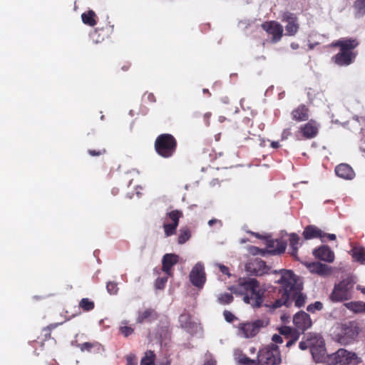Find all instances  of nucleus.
Returning a JSON list of instances; mask_svg holds the SVG:
<instances>
[{
  "label": "nucleus",
  "mask_w": 365,
  "mask_h": 365,
  "mask_svg": "<svg viewBox=\"0 0 365 365\" xmlns=\"http://www.w3.org/2000/svg\"><path fill=\"white\" fill-rule=\"evenodd\" d=\"M324 235L325 232L313 225H309L306 227L303 232V236L306 240L319 237L322 242H324Z\"/></svg>",
  "instance_id": "aec40b11"
},
{
  "label": "nucleus",
  "mask_w": 365,
  "mask_h": 365,
  "mask_svg": "<svg viewBox=\"0 0 365 365\" xmlns=\"http://www.w3.org/2000/svg\"><path fill=\"white\" fill-rule=\"evenodd\" d=\"M324 237L328 238L329 240H335L336 238V235H334V234H327V233H325V235H324Z\"/></svg>",
  "instance_id": "864d4df0"
},
{
  "label": "nucleus",
  "mask_w": 365,
  "mask_h": 365,
  "mask_svg": "<svg viewBox=\"0 0 365 365\" xmlns=\"http://www.w3.org/2000/svg\"><path fill=\"white\" fill-rule=\"evenodd\" d=\"M191 283L197 288H202L206 281L205 267L202 262H197L190 273Z\"/></svg>",
  "instance_id": "9d476101"
},
{
  "label": "nucleus",
  "mask_w": 365,
  "mask_h": 365,
  "mask_svg": "<svg viewBox=\"0 0 365 365\" xmlns=\"http://www.w3.org/2000/svg\"><path fill=\"white\" fill-rule=\"evenodd\" d=\"M258 238H262V237L261 235H259V234L258 233H253Z\"/></svg>",
  "instance_id": "052dcab7"
},
{
  "label": "nucleus",
  "mask_w": 365,
  "mask_h": 365,
  "mask_svg": "<svg viewBox=\"0 0 365 365\" xmlns=\"http://www.w3.org/2000/svg\"><path fill=\"white\" fill-rule=\"evenodd\" d=\"M79 306L85 311H90L93 309L94 303L88 298H83L81 300Z\"/></svg>",
  "instance_id": "f704fd0d"
},
{
  "label": "nucleus",
  "mask_w": 365,
  "mask_h": 365,
  "mask_svg": "<svg viewBox=\"0 0 365 365\" xmlns=\"http://www.w3.org/2000/svg\"><path fill=\"white\" fill-rule=\"evenodd\" d=\"M345 307L354 312H365V302H351L345 304Z\"/></svg>",
  "instance_id": "393cba45"
},
{
  "label": "nucleus",
  "mask_w": 365,
  "mask_h": 365,
  "mask_svg": "<svg viewBox=\"0 0 365 365\" xmlns=\"http://www.w3.org/2000/svg\"><path fill=\"white\" fill-rule=\"evenodd\" d=\"M217 266L219 267L220 270L225 274H227V275H230V273H229V269L228 268L223 265V264H217Z\"/></svg>",
  "instance_id": "09e8293b"
},
{
  "label": "nucleus",
  "mask_w": 365,
  "mask_h": 365,
  "mask_svg": "<svg viewBox=\"0 0 365 365\" xmlns=\"http://www.w3.org/2000/svg\"><path fill=\"white\" fill-rule=\"evenodd\" d=\"M178 225L177 224H165L164 225L165 229V233L167 236H170L173 235L175 232V230L177 228Z\"/></svg>",
  "instance_id": "c9c22d12"
},
{
  "label": "nucleus",
  "mask_w": 365,
  "mask_h": 365,
  "mask_svg": "<svg viewBox=\"0 0 365 365\" xmlns=\"http://www.w3.org/2000/svg\"><path fill=\"white\" fill-rule=\"evenodd\" d=\"M190 237V232L187 228L181 229L178 237V243L182 245L185 243Z\"/></svg>",
  "instance_id": "473e14b6"
},
{
  "label": "nucleus",
  "mask_w": 365,
  "mask_h": 365,
  "mask_svg": "<svg viewBox=\"0 0 365 365\" xmlns=\"http://www.w3.org/2000/svg\"><path fill=\"white\" fill-rule=\"evenodd\" d=\"M335 173L337 176L345 180H351L355 176V173L352 168L345 163L337 165L335 168Z\"/></svg>",
  "instance_id": "f3484780"
},
{
  "label": "nucleus",
  "mask_w": 365,
  "mask_h": 365,
  "mask_svg": "<svg viewBox=\"0 0 365 365\" xmlns=\"http://www.w3.org/2000/svg\"><path fill=\"white\" fill-rule=\"evenodd\" d=\"M289 135V132L287 130H284L282 134V139H286Z\"/></svg>",
  "instance_id": "6e6d98bb"
},
{
  "label": "nucleus",
  "mask_w": 365,
  "mask_h": 365,
  "mask_svg": "<svg viewBox=\"0 0 365 365\" xmlns=\"http://www.w3.org/2000/svg\"><path fill=\"white\" fill-rule=\"evenodd\" d=\"M260 145L262 147H264L265 145V140H261Z\"/></svg>",
  "instance_id": "bf43d9fd"
},
{
  "label": "nucleus",
  "mask_w": 365,
  "mask_h": 365,
  "mask_svg": "<svg viewBox=\"0 0 365 365\" xmlns=\"http://www.w3.org/2000/svg\"><path fill=\"white\" fill-rule=\"evenodd\" d=\"M292 118L297 121H304L309 118L308 109L305 106H300L294 109L292 113Z\"/></svg>",
  "instance_id": "4be33fe9"
},
{
  "label": "nucleus",
  "mask_w": 365,
  "mask_h": 365,
  "mask_svg": "<svg viewBox=\"0 0 365 365\" xmlns=\"http://www.w3.org/2000/svg\"><path fill=\"white\" fill-rule=\"evenodd\" d=\"M176 140L170 134L160 135L155 142V150L163 158L171 157L176 148Z\"/></svg>",
  "instance_id": "423d86ee"
},
{
  "label": "nucleus",
  "mask_w": 365,
  "mask_h": 365,
  "mask_svg": "<svg viewBox=\"0 0 365 365\" xmlns=\"http://www.w3.org/2000/svg\"><path fill=\"white\" fill-rule=\"evenodd\" d=\"M225 320L227 322H231L235 318V316L229 311L225 310L223 313Z\"/></svg>",
  "instance_id": "a18cd8bd"
},
{
  "label": "nucleus",
  "mask_w": 365,
  "mask_h": 365,
  "mask_svg": "<svg viewBox=\"0 0 365 365\" xmlns=\"http://www.w3.org/2000/svg\"><path fill=\"white\" fill-rule=\"evenodd\" d=\"M215 223H219L220 226L222 225V222L220 220H217V219H212V220L208 221V225L209 226H212Z\"/></svg>",
  "instance_id": "3c124183"
},
{
  "label": "nucleus",
  "mask_w": 365,
  "mask_h": 365,
  "mask_svg": "<svg viewBox=\"0 0 365 365\" xmlns=\"http://www.w3.org/2000/svg\"><path fill=\"white\" fill-rule=\"evenodd\" d=\"M359 329L355 322H348L337 327L335 340L342 345L353 343L359 335Z\"/></svg>",
  "instance_id": "39448f33"
},
{
  "label": "nucleus",
  "mask_w": 365,
  "mask_h": 365,
  "mask_svg": "<svg viewBox=\"0 0 365 365\" xmlns=\"http://www.w3.org/2000/svg\"><path fill=\"white\" fill-rule=\"evenodd\" d=\"M282 20L287 22L285 26L286 35H295L299 29L297 17L291 13H284L282 16Z\"/></svg>",
  "instance_id": "4468645a"
},
{
  "label": "nucleus",
  "mask_w": 365,
  "mask_h": 365,
  "mask_svg": "<svg viewBox=\"0 0 365 365\" xmlns=\"http://www.w3.org/2000/svg\"><path fill=\"white\" fill-rule=\"evenodd\" d=\"M357 45V41L351 38L339 40L333 43L334 46H339L340 51L346 52H351V50L354 49Z\"/></svg>",
  "instance_id": "412c9836"
},
{
  "label": "nucleus",
  "mask_w": 365,
  "mask_h": 365,
  "mask_svg": "<svg viewBox=\"0 0 365 365\" xmlns=\"http://www.w3.org/2000/svg\"><path fill=\"white\" fill-rule=\"evenodd\" d=\"M104 152H105V150H103V153H104ZM88 153H89L91 155H92V156H98V155H100L102 153V152H101V151H98V152H96V150H88Z\"/></svg>",
  "instance_id": "603ef678"
},
{
  "label": "nucleus",
  "mask_w": 365,
  "mask_h": 365,
  "mask_svg": "<svg viewBox=\"0 0 365 365\" xmlns=\"http://www.w3.org/2000/svg\"><path fill=\"white\" fill-rule=\"evenodd\" d=\"M303 135L307 138H312L316 136L318 128L312 122H309L300 128Z\"/></svg>",
  "instance_id": "5701e85b"
},
{
  "label": "nucleus",
  "mask_w": 365,
  "mask_h": 365,
  "mask_svg": "<svg viewBox=\"0 0 365 365\" xmlns=\"http://www.w3.org/2000/svg\"><path fill=\"white\" fill-rule=\"evenodd\" d=\"M291 48L294 50H296L299 48V45L296 43H291Z\"/></svg>",
  "instance_id": "4d7b16f0"
},
{
  "label": "nucleus",
  "mask_w": 365,
  "mask_h": 365,
  "mask_svg": "<svg viewBox=\"0 0 365 365\" xmlns=\"http://www.w3.org/2000/svg\"><path fill=\"white\" fill-rule=\"evenodd\" d=\"M224 120V118H222V117H220V120L221 122H222V120Z\"/></svg>",
  "instance_id": "e2e57ef3"
},
{
  "label": "nucleus",
  "mask_w": 365,
  "mask_h": 365,
  "mask_svg": "<svg viewBox=\"0 0 365 365\" xmlns=\"http://www.w3.org/2000/svg\"><path fill=\"white\" fill-rule=\"evenodd\" d=\"M356 283V277L353 275H347L342 278L334 285L329 299L332 302H341L351 299L353 297Z\"/></svg>",
  "instance_id": "7ed1b4c3"
},
{
  "label": "nucleus",
  "mask_w": 365,
  "mask_h": 365,
  "mask_svg": "<svg viewBox=\"0 0 365 365\" xmlns=\"http://www.w3.org/2000/svg\"><path fill=\"white\" fill-rule=\"evenodd\" d=\"M229 289L235 294L242 295L243 302L253 308L262 306L265 289L260 287L255 278L241 277Z\"/></svg>",
  "instance_id": "f03ea898"
},
{
  "label": "nucleus",
  "mask_w": 365,
  "mask_h": 365,
  "mask_svg": "<svg viewBox=\"0 0 365 365\" xmlns=\"http://www.w3.org/2000/svg\"><path fill=\"white\" fill-rule=\"evenodd\" d=\"M307 269L312 273H316L320 276H327L331 273V267L325 264L320 262L306 263Z\"/></svg>",
  "instance_id": "dca6fc26"
},
{
  "label": "nucleus",
  "mask_w": 365,
  "mask_h": 365,
  "mask_svg": "<svg viewBox=\"0 0 365 365\" xmlns=\"http://www.w3.org/2000/svg\"><path fill=\"white\" fill-rule=\"evenodd\" d=\"M155 354L152 351L145 352V356L141 359L140 365H154Z\"/></svg>",
  "instance_id": "2f4dec72"
},
{
  "label": "nucleus",
  "mask_w": 365,
  "mask_h": 365,
  "mask_svg": "<svg viewBox=\"0 0 365 365\" xmlns=\"http://www.w3.org/2000/svg\"><path fill=\"white\" fill-rule=\"evenodd\" d=\"M323 304L320 302H315L314 304L308 305L307 310L310 312H314L315 311L322 310Z\"/></svg>",
  "instance_id": "e433bc0d"
},
{
  "label": "nucleus",
  "mask_w": 365,
  "mask_h": 365,
  "mask_svg": "<svg viewBox=\"0 0 365 365\" xmlns=\"http://www.w3.org/2000/svg\"><path fill=\"white\" fill-rule=\"evenodd\" d=\"M120 331L125 336H128L133 333V329L130 327H122Z\"/></svg>",
  "instance_id": "c03bdc74"
},
{
  "label": "nucleus",
  "mask_w": 365,
  "mask_h": 365,
  "mask_svg": "<svg viewBox=\"0 0 365 365\" xmlns=\"http://www.w3.org/2000/svg\"><path fill=\"white\" fill-rule=\"evenodd\" d=\"M297 339H298V336L296 335L294 337L289 339L288 341L286 344V346L287 347H290L291 346H292L296 342Z\"/></svg>",
  "instance_id": "8fccbe9b"
},
{
  "label": "nucleus",
  "mask_w": 365,
  "mask_h": 365,
  "mask_svg": "<svg viewBox=\"0 0 365 365\" xmlns=\"http://www.w3.org/2000/svg\"><path fill=\"white\" fill-rule=\"evenodd\" d=\"M155 312L152 309H148L143 312H139L136 321L138 323H142L146 319H155Z\"/></svg>",
  "instance_id": "cd10ccee"
},
{
  "label": "nucleus",
  "mask_w": 365,
  "mask_h": 365,
  "mask_svg": "<svg viewBox=\"0 0 365 365\" xmlns=\"http://www.w3.org/2000/svg\"><path fill=\"white\" fill-rule=\"evenodd\" d=\"M203 365H217V361L211 356H206Z\"/></svg>",
  "instance_id": "37998d69"
},
{
  "label": "nucleus",
  "mask_w": 365,
  "mask_h": 365,
  "mask_svg": "<svg viewBox=\"0 0 365 365\" xmlns=\"http://www.w3.org/2000/svg\"><path fill=\"white\" fill-rule=\"evenodd\" d=\"M280 278L277 281L280 284V297L275 300L272 307L277 309L282 305L289 307L293 302L298 308L304 306L307 297L302 292V284L298 282L297 276L291 270H280Z\"/></svg>",
  "instance_id": "f257e3e1"
},
{
  "label": "nucleus",
  "mask_w": 365,
  "mask_h": 365,
  "mask_svg": "<svg viewBox=\"0 0 365 365\" xmlns=\"http://www.w3.org/2000/svg\"><path fill=\"white\" fill-rule=\"evenodd\" d=\"M136 194H137L138 196H139L140 192H136Z\"/></svg>",
  "instance_id": "69168bd1"
},
{
  "label": "nucleus",
  "mask_w": 365,
  "mask_h": 365,
  "mask_svg": "<svg viewBox=\"0 0 365 365\" xmlns=\"http://www.w3.org/2000/svg\"><path fill=\"white\" fill-rule=\"evenodd\" d=\"M279 334L284 335L286 339H288L292 333V329L289 327H282L279 329Z\"/></svg>",
  "instance_id": "ea45409f"
},
{
  "label": "nucleus",
  "mask_w": 365,
  "mask_h": 365,
  "mask_svg": "<svg viewBox=\"0 0 365 365\" xmlns=\"http://www.w3.org/2000/svg\"><path fill=\"white\" fill-rule=\"evenodd\" d=\"M107 291L110 294H115L118 292L117 284L113 282H109L106 285Z\"/></svg>",
  "instance_id": "4c0bfd02"
},
{
  "label": "nucleus",
  "mask_w": 365,
  "mask_h": 365,
  "mask_svg": "<svg viewBox=\"0 0 365 365\" xmlns=\"http://www.w3.org/2000/svg\"><path fill=\"white\" fill-rule=\"evenodd\" d=\"M183 317H184V316L181 315L180 316V319H182Z\"/></svg>",
  "instance_id": "338daca9"
},
{
  "label": "nucleus",
  "mask_w": 365,
  "mask_h": 365,
  "mask_svg": "<svg viewBox=\"0 0 365 365\" xmlns=\"http://www.w3.org/2000/svg\"><path fill=\"white\" fill-rule=\"evenodd\" d=\"M268 324L269 320L265 318L241 323L238 327V335L245 339L252 338L261 329L266 327Z\"/></svg>",
  "instance_id": "0eeeda50"
},
{
  "label": "nucleus",
  "mask_w": 365,
  "mask_h": 365,
  "mask_svg": "<svg viewBox=\"0 0 365 365\" xmlns=\"http://www.w3.org/2000/svg\"><path fill=\"white\" fill-rule=\"evenodd\" d=\"M179 257L175 254H165L162 259L163 271L170 274L171 267L178 263Z\"/></svg>",
  "instance_id": "6ab92c4d"
},
{
  "label": "nucleus",
  "mask_w": 365,
  "mask_h": 365,
  "mask_svg": "<svg viewBox=\"0 0 365 365\" xmlns=\"http://www.w3.org/2000/svg\"><path fill=\"white\" fill-rule=\"evenodd\" d=\"M357 289L361 290V292L364 294H365V287L361 288L360 285L357 286Z\"/></svg>",
  "instance_id": "13d9d810"
},
{
  "label": "nucleus",
  "mask_w": 365,
  "mask_h": 365,
  "mask_svg": "<svg viewBox=\"0 0 365 365\" xmlns=\"http://www.w3.org/2000/svg\"><path fill=\"white\" fill-rule=\"evenodd\" d=\"M272 341L277 344H282L283 339L280 334H274L272 337Z\"/></svg>",
  "instance_id": "de8ad7c7"
},
{
  "label": "nucleus",
  "mask_w": 365,
  "mask_h": 365,
  "mask_svg": "<svg viewBox=\"0 0 365 365\" xmlns=\"http://www.w3.org/2000/svg\"><path fill=\"white\" fill-rule=\"evenodd\" d=\"M233 301V296L230 293H223L217 297V302L221 304H228Z\"/></svg>",
  "instance_id": "72a5a7b5"
},
{
  "label": "nucleus",
  "mask_w": 365,
  "mask_h": 365,
  "mask_svg": "<svg viewBox=\"0 0 365 365\" xmlns=\"http://www.w3.org/2000/svg\"><path fill=\"white\" fill-rule=\"evenodd\" d=\"M169 217L173 221V224H177L178 225V220L180 217V212L178 210H173L168 214Z\"/></svg>",
  "instance_id": "58836bf2"
},
{
  "label": "nucleus",
  "mask_w": 365,
  "mask_h": 365,
  "mask_svg": "<svg viewBox=\"0 0 365 365\" xmlns=\"http://www.w3.org/2000/svg\"><path fill=\"white\" fill-rule=\"evenodd\" d=\"M293 323L299 331H304L312 327L310 316L304 311L296 313L293 317Z\"/></svg>",
  "instance_id": "ddd939ff"
},
{
  "label": "nucleus",
  "mask_w": 365,
  "mask_h": 365,
  "mask_svg": "<svg viewBox=\"0 0 365 365\" xmlns=\"http://www.w3.org/2000/svg\"><path fill=\"white\" fill-rule=\"evenodd\" d=\"M299 241V236L295 233H292L289 235V245L292 248V255L294 256L297 255L298 251V244Z\"/></svg>",
  "instance_id": "7c9ffc66"
},
{
  "label": "nucleus",
  "mask_w": 365,
  "mask_h": 365,
  "mask_svg": "<svg viewBox=\"0 0 365 365\" xmlns=\"http://www.w3.org/2000/svg\"><path fill=\"white\" fill-rule=\"evenodd\" d=\"M127 364L126 365H137V360L134 356L129 355L127 356Z\"/></svg>",
  "instance_id": "49530a36"
},
{
  "label": "nucleus",
  "mask_w": 365,
  "mask_h": 365,
  "mask_svg": "<svg viewBox=\"0 0 365 365\" xmlns=\"http://www.w3.org/2000/svg\"><path fill=\"white\" fill-rule=\"evenodd\" d=\"M281 318H282V320H284V319H286V317L284 315H283V316H282Z\"/></svg>",
  "instance_id": "680f3d73"
},
{
  "label": "nucleus",
  "mask_w": 365,
  "mask_h": 365,
  "mask_svg": "<svg viewBox=\"0 0 365 365\" xmlns=\"http://www.w3.org/2000/svg\"><path fill=\"white\" fill-rule=\"evenodd\" d=\"M258 361L263 365H277L282 361L281 354L277 345L268 344L258 353Z\"/></svg>",
  "instance_id": "6e6552de"
},
{
  "label": "nucleus",
  "mask_w": 365,
  "mask_h": 365,
  "mask_svg": "<svg viewBox=\"0 0 365 365\" xmlns=\"http://www.w3.org/2000/svg\"><path fill=\"white\" fill-rule=\"evenodd\" d=\"M262 27L269 34L272 35V43H277L281 39L283 33V27L279 23L274 21L265 22L262 24Z\"/></svg>",
  "instance_id": "9b49d317"
},
{
  "label": "nucleus",
  "mask_w": 365,
  "mask_h": 365,
  "mask_svg": "<svg viewBox=\"0 0 365 365\" xmlns=\"http://www.w3.org/2000/svg\"><path fill=\"white\" fill-rule=\"evenodd\" d=\"M79 346H80L81 351H91L92 349H95L96 352H100L103 349L102 346L98 342H94V343L84 342V343L80 344Z\"/></svg>",
  "instance_id": "c85d7f7f"
},
{
  "label": "nucleus",
  "mask_w": 365,
  "mask_h": 365,
  "mask_svg": "<svg viewBox=\"0 0 365 365\" xmlns=\"http://www.w3.org/2000/svg\"><path fill=\"white\" fill-rule=\"evenodd\" d=\"M167 281V277L158 278L155 281V287L159 289H163Z\"/></svg>",
  "instance_id": "a19ab883"
},
{
  "label": "nucleus",
  "mask_w": 365,
  "mask_h": 365,
  "mask_svg": "<svg viewBox=\"0 0 365 365\" xmlns=\"http://www.w3.org/2000/svg\"><path fill=\"white\" fill-rule=\"evenodd\" d=\"M238 362L242 365H247L250 363L255 364L254 360L250 359L246 355H241L239 357Z\"/></svg>",
  "instance_id": "79ce46f5"
},
{
  "label": "nucleus",
  "mask_w": 365,
  "mask_h": 365,
  "mask_svg": "<svg viewBox=\"0 0 365 365\" xmlns=\"http://www.w3.org/2000/svg\"><path fill=\"white\" fill-rule=\"evenodd\" d=\"M353 7L356 18H361L365 15V0H356Z\"/></svg>",
  "instance_id": "b1692460"
},
{
  "label": "nucleus",
  "mask_w": 365,
  "mask_h": 365,
  "mask_svg": "<svg viewBox=\"0 0 365 365\" xmlns=\"http://www.w3.org/2000/svg\"><path fill=\"white\" fill-rule=\"evenodd\" d=\"M352 257L361 264H365V249L363 247H354L351 250Z\"/></svg>",
  "instance_id": "a878e982"
},
{
  "label": "nucleus",
  "mask_w": 365,
  "mask_h": 365,
  "mask_svg": "<svg viewBox=\"0 0 365 365\" xmlns=\"http://www.w3.org/2000/svg\"><path fill=\"white\" fill-rule=\"evenodd\" d=\"M299 347L301 350L309 349L312 358L316 362H322L327 359L325 342L320 335L314 334L307 336L305 340L299 342Z\"/></svg>",
  "instance_id": "20e7f679"
},
{
  "label": "nucleus",
  "mask_w": 365,
  "mask_h": 365,
  "mask_svg": "<svg viewBox=\"0 0 365 365\" xmlns=\"http://www.w3.org/2000/svg\"><path fill=\"white\" fill-rule=\"evenodd\" d=\"M203 92H204V93L207 92V89H204V90H203Z\"/></svg>",
  "instance_id": "0e129e2a"
},
{
  "label": "nucleus",
  "mask_w": 365,
  "mask_h": 365,
  "mask_svg": "<svg viewBox=\"0 0 365 365\" xmlns=\"http://www.w3.org/2000/svg\"><path fill=\"white\" fill-rule=\"evenodd\" d=\"M280 146L279 142L277 141H273L271 143V147L272 148H278Z\"/></svg>",
  "instance_id": "5fc2aeb1"
},
{
  "label": "nucleus",
  "mask_w": 365,
  "mask_h": 365,
  "mask_svg": "<svg viewBox=\"0 0 365 365\" xmlns=\"http://www.w3.org/2000/svg\"><path fill=\"white\" fill-rule=\"evenodd\" d=\"M331 360L339 365H356L361 362L356 353L347 351L345 349H339L330 356Z\"/></svg>",
  "instance_id": "1a4fd4ad"
},
{
  "label": "nucleus",
  "mask_w": 365,
  "mask_h": 365,
  "mask_svg": "<svg viewBox=\"0 0 365 365\" xmlns=\"http://www.w3.org/2000/svg\"><path fill=\"white\" fill-rule=\"evenodd\" d=\"M95 16V12L92 10H90L88 13L82 14L81 19L85 24L93 26L96 24V22L94 19Z\"/></svg>",
  "instance_id": "c756f323"
},
{
  "label": "nucleus",
  "mask_w": 365,
  "mask_h": 365,
  "mask_svg": "<svg viewBox=\"0 0 365 365\" xmlns=\"http://www.w3.org/2000/svg\"><path fill=\"white\" fill-rule=\"evenodd\" d=\"M265 267V262L260 260L253 264H246V270L250 272L255 275H261L264 273V271H257V267Z\"/></svg>",
  "instance_id": "bb28decb"
},
{
  "label": "nucleus",
  "mask_w": 365,
  "mask_h": 365,
  "mask_svg": "<svg viewBox=\"0 0 365 365\" xmlns=\"http://www.w3.org/2000/svg\"><path fill=\"white\" fill-rule=\"evenodd\" d=\"M315 257L327 262H332L334 259V254L331 250L326 245H322L313 250Z\"/></svg>",
  "instance_id": "2eb2a0df"
},
{
  "label": "nucleus",
  "mask_w": 365,
  "mask_h": 365,
  "mask_svg": "<svg viewBox=\"0 0 365 365\" xmlns=\"http://www.w3.org/2000/svg\"><path fill=\"white\" fill-rule=\"evenodd\" d=\"M355 56L353 52L340 51L333 56L334 62L339 66H348L351 63Z\"/></svg>",
  "instance_id": "a211bd4d"
},
{
  "label": "nucleus",
  "mask_w": 365,
  "mask_h": 365,
  "mask_svg": "<svg viewBox=\"0 0 365 365\" xmlns=\"http://www.w3.org/2000/svg\"><path fill=\"white\" fill-rule=\"evenodd\" d=\"M266 245L269 250L262 251L263 255H264L265 253L272 255H280L284 252L287 247V242L281 240H274L273 239L268 238L266 240Z\"/></svg>",
  "instance_id": "f8f14e48"
}]
</instances>
